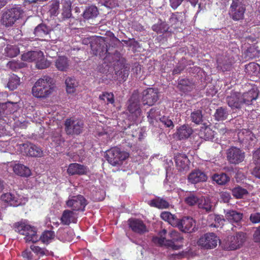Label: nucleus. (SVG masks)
Returning <instances> with one entry per match:
<instances>
[{
    "instance_id": "13",
    "label": "nucleus",
    "mask_w": 260,
    "mask_h": 260,
    "mask_svg": "<svg viewBox=\"0 0 260 260\" xmlns=\"http://www.w3.org/2000/svg\"><path fill=\"white\" fill-rule=\"evenodd\" d=\"M127 110L129 112V118L133 121H136L141 114V109L139 101L136 96H133L129 101Z\"/></svg>"
},
{
    "instance_id": "29",
    "label": "nucleus",
    "mask_w": 260,
    "mask_h": 260,
    "mask_svg": "<svg viewBox=\"0 0 260 260\" xmlns=\"http://www.w3.org/2000/svg\"><path fill=\"white\" fill-rule=\"evenodd\" d=\"M199 137L205 140H211L214 138L215 132L208 126H202L199 134Z\"/></svg>"
},
{
    "instance_id": "50",
    "label": "nucleus",
    "mask_w": 260,
    "mask_h": 260,
    "mask_svg": "<svg viewBox=\"0 0 260 260\" xmlns=\"http://www.w3.org/2000/svg\"><path fill=\"white\" fill-rule=\"evenodd\" d=\"M158 112H156L155 108H152L148 113L147 117L149 120L150 123H153V120L156 119V116L158 115Z\"/></svg>"
},
{
    "instance_id": "47",
    "label": "nucleus",
    "mask_w": 260,
    "mask_h": 260,
    "mask_svg": "<svg viewBox=\"0 0 260 260\" xmlns=\"http://www.w3.org/2000/svg\"><path fill=\"white\" fill-rule=\"evenodd\" d=\"M60 130L58 129L57 132H56L55 134L52 135L51 138L52 141V146H57L60 145L63 142L60 135Z\"/></svg>"
},
{
    "instance_id": "5",
    "label": "nucleus",
    "mask_w": 260,
    "mask_h": 260,
    "mask_svg": "<svg viewBox=\"0 0 260 260\" xmlns=\"http://www.w3.org/2000/svg\"><path fill=\"white\" fill-rule=\"evenodd\" d=\"M129 154L118 147H114L109 150L106 153V159L113 166L120 165L128 157Z\"/></svg>"
},
{
    "instance_id": "36",
    "label": "nucleus",
    "mask_w": 260,
    "mask_h": 260,
    "mask_svg": "<svg viewBox=\"0 0 260 260\" xmlns=\"http://www.w3.org/2000/svg\"><path fill=\"white\" fill-rule=\"evenodd\" d=\"M200 197L191 192H186L184 198L185 203L190 206L198 204Z\"/></svg>"
},
{
    "instance_id": "1",
    "label": "nucleus",
    "mask_w": 260,
    "mask_h": 260,
    "mask_svg": "<svg viewBox=\"0 0 260 260\" xmlns=\"http://www.w3.org/2000/svg\"><path fill=\"white\" fill-rule=\"evenodd\" d=\"M53 88V79L46 75L36 81L32 87L31 93L36 98L44 99L52 94Z\"/></svg>"
},
{
    "instance_id": "51",
    "label": "nucleus",
    "mask_w": 260,
    "mask_h": 260,
    "mask_svg": "<svg viewBox=\"0 0 260 260\" xmlns=\"http://www.w3.org/2000/svg\"><path fill=\"white\" fill-rule=\"evenodd\" d=\"M160 122L164 124L166 127L172 128L174 127V124L172 121L167 117L164 116L160 118Z\"/></svg>"
},
{
    "instance_id": "35",
    "label": "nucleus",
    "mask_w": 260,
    "mask_h": 260,
    "mask_svg": "<svg viewBox=\"0 0 260 260\" xmlns=\"http://www.w3.org/2000/svg\"><path fill=\"white\" fill-rule=\"evenodd\" d=\"M20 52L19 48L15 45H7L5 48L4 54L6 56L14 57Z\"/></svg>"
},
{
    "instance_id": "46",
    "label": "nucleus",
    "mask_w": 260,
    "mask_h": 260,
    "mask_svg": "<svg viewBox=\"0 0 260 260\" xmlns=\"http://www.w3.org/2000/svg\"><path fill=\"white\" fill-rule=\"evenodd\" d=\"M54 236L55 235L53 232L47 231L43 233L40 238L43 243H48L52 241L54 238Z\"/></svg>"
},
{
    "instance_id": "53",
    "label": "nucleus",
    "mask_w": 260,
    "mask_h": 260,
    "mask_svg": "<svg viewBox=\"0 0 260 260\" xmlns=\"http://www.w3.org/2000/svg\"><path fill=\"white\" fill-rule=\"evenodd\" d=\"M30 249L33 252L37 254L43 255L46 254V250L43 248H41L39 246L33 245L30 246Z\"/></svg>"
},
{
    "instance_id": "2",
    "label": "nucleus",
    "mask_w": 260,
    "mask_h": 260,
    "mask_svg": "<svg viewBox=\"0 0 260 260\" xmlns=\"http://www.w3.org/2000/svg\"><path fill=\"white\" fill-rule=\"evenodd\" d=\"M167 234V231L165 229L161 231L159 233V237H154L153 242L159 245H165L174 250H178L182 247L180 244H175L176 242H181L183 238L179 234L175 231H172L169 234L170 239L167 240L165 235Z\"/></svg>"
},
{
    "instance_id": "24",
    "label": "nucleus",
    "mask_w": 260,
    "mask_h": 260,
    "mask_svg": "<svg viewBox=\"0 0 260 260\" xmlns=\"http://www.w3.org/2000/svg\"><path fill=\"white\" fill-rule=\"evenodd\" d=\"M87 168L77 163L71 164L69 165L68 169V173L71 175H83L87 173Z\"/></svg>"
},
{
    "instance_id": "64",
    "label": "nucleus",
    "mask_w": 260,
    "mask_h": 260,
    "mask_svg": "<svg viewBox=\"0 0 260 260\" xmlns=\"http://www.w3.org/2000/svg\"><path fill=\"white\" fill-rule=\"evenodd\" d=\"M52 5L53 6V8L54 9L53 10V12H55V11H56V10H57L58 9V8H59V3H58V2H55V3L52 4Z\"/></svg>"
},
{
    "instance_id": "33",
    "label": "nucleus",
    "mask_w": 260,
    "mask_h": 260,
    "mask_svg": "<svg viewBox=\"0 0 260 260\" xmlns=\"http://www.w3.org/2000/svg\"><path fill=\"white\" fill-rule=\"evenodd\" d=\"M160 217L164 220L167 221L173 226L176 227L177 225L178 219L175 215L170 212L164 211L161 213Z\"/></svg>"
},
{
    "instance_id": "19",
    "label": "nucleus",
    "mask_w": 260,
    "mask_h": 260,
    "mask_svg": "<svg viewBox=\"0 0 260 260\" xmlns=\"http://www.w3.org/2000/svg\"><path fill=\"white\" fill-rule=\"evenodd\" d=\"M246 240V234L243 233H238L236 236L231 238L227 249L233 250L239 248Z\"/></svg>"
},
{
    "instance_id": "34",
    "label": "nucleus",
    "mask_w": 260,
    "mask_h": 260,
    "mask_svg": "<svg viewBox=\"0 0 260 260\" xmlns=\"http://www.w3.org/2000/svg\"><path fill=\"white\" fill-rule=\"evenodd\" d=\"M239 139L243 142L253 141L255 138L251 131L243 129L238 133Z\"/></svg>"
},
{
    "instance_id": "62",
    "label": "nucleus",
    "mask_w": 260,
    "mask_h": 260,
    "mask_svg": "<svg viewBox=\"0 0 260 260\" xmlns=\"http://www.w3.org/2000/svg\"><path fill=\"white\" fill-rule=\"evenodd\" d=\"M65 233L64 230H59L58 232L57 233V236L58 237V239L62 241H64L67 240V239L63 237L61 235Z\"/></svg>"
},
{
    "instance_id": "8",
    "label": "nucleus",
    "mask_w": 260,
    "mask_h": 260,
    "mask_svg": "<svg viewBox=\"0 0 260 260\" xmlns=\"http://www.w3.org/2000/svg\"><path fill=\"white\" fill-rule=\"evenodd\" d=\"M64 125L68 135H79L83 131L84 124L80 119L70 118L66 120Z\"/></svg>"
},
{
    "instance_id": "21",
    "label": "nucleus",
    "mask_w": 260,
    "mask_h": 260,
    "mask_svg": "<svg viewBox=\"0 0 260 260\" xmlns=\"http://www.w3.org/2000/svg\"><path fill=\"white\" fill-rule=\"evenodd\" d=\"M128 225L134 232L143 234L147 232L146 226L141 220L136 218L130 219L128 220Z\"/></svg>"
},
{
    "instance_id": "32",
    "label": "nucleus",
    "mask_w": 260,
    "mask_h": 260,
    "mask_svg": "<svg viewBox=\"0 0 260 260\" xmlns=\"http://www.w3.org/2000/svg\"><path fill=\"white\" fill-rule=\"evenodd\" d=\"M66 90L68 93H73L75 92L78 86V82L75 78L68 77L66 80Z\"/></svg>"
},
{
    "instance_id": "26",
    "label": "nucleus",
    "mask_w": 260,
    "mask_h": 260,
    "mask_svg": "<svg viewBox=\"0 0 260 260\" xmlns=\"http://www.w3.org/2000/svg\"><path fill=\"white\" fill-rule=\"evenodd\" d=\"M14 172L20 176L28 177L31 174L30 170L26 166L20 164H15L13 166Z\"/></svg>"
},
{
    "instance_id": "10",
    "label": "nucleus",
    "mask_w": 260,
    "mask_h": 260,
    "mask_svg": "<svg viewBox=\"0 0 260 260\" xmlns=\"http://www.w3.org/2000/svg\"><path fill=\"white\" fill-rule=\"evenodd\" d=\"M66 204L68 207L78 213V211L84 210L87 202L84 197L78 195L69 198Z\"/></svg>"
},
{
    "instance_id": "3",
    "label": "nucleus",
    "mask_w": 260,
    "mask_h": 260,
    "mask_svg": "<svg viewBox=\"0 0 260 260\" xmlns=\"http://www.w3.org/2000/svg\"><path fill=\"white\" fill-rule=\"evenodd\" d=\"M15 231L25 236L26 242L33 243L38 241L39 237L37 234L36 229L28 224L27 221H21L14 224Z\"/></svg>"
},
{
    "instance_id": "17",
    "label": "nucleus",
    "mask_w": 260,
    "mask_h": 260,
    "mask_svg": "<svg viewBox=\"0 0 260 260\" xmlns=\"http://www.w3.org/2000/svg\"><path fill=\"white\" fill-rule=\"evenodd\" d=\"M78 213L74 210H65L62 212L60 221L63 225H69L71 223H76L78 218Z\"/></svg>"
},
{
    "instance_id": "22",
    "label": "nucleus",
    "mask_w": 260,
    "mask_h": 260,
    "mask_svg": "<svg viewBox=\"0 0 260 260\" xmlns=\"http://www.w3.org/2000/svg\"><path fill=\"white\" fill-rule=\"evenodd\" d=\"M225 218L232 223H239L243 218V214L233 210H224Z\"/></svg>"
},
{
    "instance_id": "31",
    "label": "nucleus",
    "mask_w": 260,
    "mask_h": 260,
    "mask_svg": "<svg viewBox=\"0 0 260 260\" xmlns=\"http://www.w3.org/2000/svg\"><path fill=\"white\" fill-rule=\"evenodd\" d=\"M148 204L152 207L158 209H165L169 206V203L165 200L160 198H156L149 201Z\"/></svg>"
},
{
    "instance_id": "54",
    "label": "nucleus",
    "mask_w": 260,
    "mask_h": 260,
    "mask_svg": "<svg viewBox=\"0 0 260 260\" xmlns=\"http://www.w3.org/2000/svg\"><path fill=\"white\" fill-rule=\"evenodd\" d=\"M231 198L230 193L227 191H222L220 193V199L224 203H228Z\"/></svg>"
},
{
    "instance_id": "27",
    "label": "nucleus",
    "mask_w": 260,
    "mask_h": 260,
    "mask_svg": "<svg viewBox=\"0 0 260 260\" xmlns=\"http://www.w3.org/2000/svg\"><path fill=\"white\" fill-rule=\"evenodd\" d=\"M192 133V129L190 127L183 125L177 129L176 136L179 140L186 139L191 135Z\"/></svg>"
},
{
    "instance_id": "61",
    "label": "nucleus",
    "mask_w": 260,
    "mask_h": 260,
    "mask_svg": "<svg viewBox=\"0 0 260 260\" xmlns=\"http://www.w3.org/2000/svg\"><path fill=\"white\" fill-rule=\"evenodd\" d=\"M22 256L27 260H31L32 259V254L30 251L25 250L22 252Z\"/></svg>"
},
{
    "instance_id": "63",
    "label": "nucleus",
    "mask_w": 260,
    "mask_h": 260,
    "mask_svg": "<svg viewBox=\"0 0 260 260\" xmlns=\"http://www.w3.org/2000/svg\"><path fill=\"white\" fill-rule=\"evenodd\" d=\"M217 68L218 69H220V70H222L223 71L224 70H227L229 68V66H227V67L224 66L223 67H222L220 65V62L219 60H217Z\"/></svg>"
},
{
    "instance_id": "52",
    "label": "nucleus",
    "mask_w": 260,
    "mask_h": 260,
    "mask_svg": "<svg viewBox=\"0 0 260 260\" xmlns=\"http://www.w3.org/2000/svg\"><path fill=\"white\" fill-rule=\"evenodd\" d=\"M7 67L11 69L12 70H16L18 69H19L22 67V64L16 61L15 60H12L11 61H9L7 63Z\"/></svg>"
},
{
    "instance_id": "14",
    "label": "nucleus",
    "mask_w": 260,
    "mask_h": 260,
    "mask_svg": "<svg viewBox=\"0 0 260 260\" xmlns=\"http://www.w3.org/2000/svg\"><path fill=\"white\" fill-rule=\"evenodd\" d=\"M176 227L178 228L181 231L184 233H191L194 231L196 228L195 220L190 217H183L181 219H178L177 225Z\"/></svg>"
},
{
    "instance_id": "59",
    "label": "nucleus",
    "mask_w": 260,
    "mask_h": 260,
    "mask_svg": "<svg viewBox=\"0 0 260 260\" xmlns=\"http://www.w3.org/2000/svg\"><path fill=\"white\" fill-rule=\"evenodd\" d=\"M252 173L254 176L260 179V166H255Z\"/></svg>"
},
{
    "instance_id": "30",
    "label": "nucleus",
    "mask_w": 260,
    "mask_h": 260,
    "mask_svg": "<svg viewBox=\"0 0 260 260\" xmlns=\"http://www.w3.org/2000/svg\"><path fill=\"white\" fill-rule=\"evenodd\" d=\"M198 206L199 208L204 210L206 212L211 211L213 207L210 199L203 197H200Z\"/></svg>"
},
{
    "instance_id": "44",
    "label": "nucleus",
    "mask_w": 260,
    "mask_h": 260,
    "mask_svg": "<svg viewBox=\"0 0 260 260\" xmlns=\"http://www.w3.org/2000/svg\"><path fill=\"white\" fill-rule=\"evenodd\" d=\"M20 82V78L17 76L13 75L9 79L8 87L10 90H13L17 87Z\"/></svg>"
},
{
    "instance_id": "40",
    "label": "nucleus",
    "mask_w": 260,
    "mask_h": 260,
    "mask_svg": "<svg viewBox=\"0 0 260 260\" xmlns=\"http://www.w3.org/2000/svg\"><path fill=\"white\" fill-rule=\"evenodd\" d=\"M212 178L213 180L219 185H224L230 180V178L224 173L214 174Z\"/></svg>"
},
{
    "instance_id": "57",
    "label": "nucleus",
    "mask_w": 260,
    "mask_h": 260,
    "mask_svg": "<svg viewBox=\"0 0 260 260\" xmlns=\"http://www.w3.org/2000/svg\"><path fill=\"white\" fill-rule=\"evenodd\" d=\"M246 69L248 71L249 69H253L254 70V71H257L259 70V66L258 64L255 63L254 62H251L246 66Z\"/></svg>"
},
{
    "instance_id": "43",
    "label": "nucleus",
    "mask_w": 260,
    "mask_h": 260,
    "mask_svg": "<svg viewBox=\"0 0 260 260\" xmlns=\"http://www.w3.org/2000/svg\"><path fill=\"white\" fill-rule=\"evenodd\" d=\"M48 32V29L44 24H41L38 25L34 30V34L36 36L42 37L47 35Z\"/></svg>"
},
{
    "instance_id": "28",
    "label": "nucleus",
    "mask_w": 260,
    "mask_h": 260,
    "mask_svg": "<svg viewBox=\"0 0 260 260\" xmlns=\"http://www.w3.org/2000/svg\"><path fill=\"white\" fill-rule=\"evenodd\" d=\"M25 152L29 156L32 157H41L43 155L42 149L36 145L33 144L27 145L25 147Z\"/></svg>"
},
{
    "instance_id": "12",
    "label": "nucleus",
    "mask_w": 260,
    "mask_h": 260,
    "mask_svg": "<svg viewBox=\"0 0 260 260\" xmlns=\"http://www.w3.org/2000/svg\"><path fill=\"white\" fill-rule=\"evenodd\" d=\"M226 155L229 161L233 164H238L242 162L245 158L244 152L235 147L229 148L227 150Z\"/></svg>"
},
{
    "instance_id": "16",
    "label": "nucleus",
    "mask_w": 260,
    "mask_h": 260,
    "mask_svg": "<svg viewBox=\"0 0 260 260\" xmlns=\"http://www.w3.org/2000/svg\"><path fill=\"white\" fill-rule=\"evenodd\" d=\"M226 102L232 109H240L243 104L241 94L237 92L233 91L227 96Z\"/></svg>"
},
{
    "instance_id": "9",
    "label": "nucleus",
    "mask_w": 260,
    "mask_h": 260,
    "mask_svg": "<svg viewBox=\"0 0 260 260\" xmlns=\"http://www.w3.org/2000/svg\"><path fill=\"white\" fill-rule=\"evenodd\" d=\"M219 242V238L214 233H207L202 236L198 241V244L206 249L216 247Z\"/></svg>"
},
{
    "instance_id": "11",
    "label": "nucleus",
    "mask_w": 260,
    "mask_h": 260,
    "mask_svg": "<svg viewBox=\"0 0 260 260\" xmlns=\"http://www.w3.org/2000/svg\"><path fill=\"white\" fill-rule=\"evenodd\" d=\"M1 200L10 206L16 207L25 203L26 200L22 199L15 191L6 192L1 196Z\"/></svg>"
},
{
    "instance_id": "23",
    "label": "nucleus",
    "mask_w": 260,
    "mask_h": 260,
    "mask_svg": "<svg viewBox=\"0 0 260 260\" xmlns=\"http://www.w3.org/2000/svg\"><path fill=\"white\" fill-rule=\"evenodd\" d=\"M70 60L64 56H58L54 62L56 68L60 71H67L70 66Z\"/></svg>"
},
{
    "instance_id": "18",
    "label": "nucleus",
    "mask_w": 260,
    "mask_h": 260,
    "mask_svg": "<svg viewBox=\"0 0 260 260\" xmlns=\"http://www.w3.org/2000/svg\"><path fill=\"white\" fill-rule=\"evenodd\" d=\"M176 166L179 171H186L189 169V160L184 154H178L175 156Z\"/></svg>"
},
{
    "instance_id": "42",
    "label": "nucleus",
    "mask_w": 260,
    "mask_h": 260,
    "mask_svg": "<svg viewBox=\"0 0 260 260\" xmlns=\"http://www.w3.org/2000/svg\"><path fill=\"white\" fill-rule=\"evenodd\" d=\"M190 119L192 122L196 124H200L203 120V115L202 111L200 110H194L191 112Z\"/></svg>"
},
{
    "instance_id": "7",
    "label": "nucleus",
    "mask_w": 260,
    "mask_h": 260,
    "mask_svg": "<svg viewBox=\"0 0 260 260\" xmlns=\"http://www.w3.org/2000/svg\"><path fill=\"white\" fill-rule=\"evenodd\" d=\"M245 11L246 7L243 0H233L229 14L234 20L239 21L244 18Z\"/></svg>"
},
{
    "instance_id": "55",
    "label": "nucleus",
    "mask_w": 260,
    "mask_h": 260,
    "mask_svg": "<svg viewBox=\"0 0 260 260\" xmlns=\"http://www.w3.org/2000/svg\"><path fill=\"white\" fill-rule=\"evenodd\" d=\"M253 158L255 166H260V148L254 152Z\"/></svg>"
},
{
    "instance_id": "49",
    "label": "nucleus",
    "mask_w": 260,
    "mask_h": 260,
    "mask_svg": "<svg viewBox=\"0 0 260 260\" xmlns=\"http://www.w3.org/2000/svg\"><path fill=\"white\" fill-rule=\"evenodd\" d=\"M100 99L102 100L107 101L111 104H113L114 102V95L112 93H104L100 95L99 96Z\"/></svg>"
},
{
    "instance_id": "25",
    "label": "nucleus",
    "mask_w": 260,
    "mask_h": 260,
    "mask_svg": "<svg viewBox=\"0 0 260 260\" xmlns=\"http://www.w3.org/2000/svg\"><path fill=\"white\" fill-rule=\"evenodd\" d=\"M243 104L247 105L251 104V102L255 100L258 96L257 89L252 88L248 92L244 93L241 95Z\"/></svg>"
},
{
    "instance_id": "39",
    "label": "nucleus",
    "mask_w": 260,
    "mask_h": 260,
    "mask_svg": "<svg viewBox=\"0 0 260 260\" xmlns=\"http://www.w3.org/2000/svg\"><path fill=\"white\" fill-rule=\"evenodd\" d=\"M214 220L215 223L209 224V225L211 227H219L223 224L224 219L220 215H216L214 214H210L208 216V220Z\"/></svg>"
},
{
    "instance_id": "60",
    "label": "nucleus",
    "mask_w": 260,
    "mask_h": 260,
    "mask_svg": "<svg viewBox=\"0 0 260 260\" xmlns=\"http://www.w3.org/2000/svg\"><path fill=\"white\" fill-rule=\"evenodd\" d=\"M253 238L255 242H260V226L255 232Z\"/></svg>"
},
{
    "instance_id": "41",
    "label": "nucleus",
    "mask_w": 260,
    "mask_h": 260,
    "mask_svg": "<svg viewBox=\"0 0 260 260\" xmlns=\"http://www.w3.org/2000/svg\"><path fill=\"white\" fill-rule=\"evenodd\" d=\"M71 5L70 0H63L62 15L64 17L68 18L71 16Z\"/></svg>"
},
{
    "instance_id": "48",
    "label": "nucleus",
    "mask_w": 260,
    "mask_h": 260,
    "mask_svg": "<svg viewBox=\"0 0 260 260\" xmlns=\"http://www.w3.org/2000/svg\"><path fill=\"white\" fill-rule=\"evenodd\" d=\"M152 29L157 33H162L167 29L166 25L164 23H160L152 26Z\"/></svg>"
},
{
    "instance_id": "15",
    "label": "nucleus",
    "mask_w": 260,
    "mask_h": 260,
    "mask_svg": "<svg viewBox=\"0 0 260 260\" xmlns=\"http://www.w3.org/2000/svg\"><path fill=\"white\" fill-rule=\"evenodd\" d=\"M158 90L157 89L149 88L143 92L142 102L143 105L152 106L158 100Z\"/></svg>"
},
{
    "instance_id": "20",
    "label": "nucleus",
    "mask_w": 260,
    "mask_h": 260,
    "mask_svg": "<svg viewBox=\"0 0 260 260\" xmlns=\"http://www.w3.org/2000/svg\"><path fill=\"white\" fill-rule=\"evenodd\" d=\"M187 179L189 182L192 184H196L199 182L206 181L207 179V176L203 171L196 169L189 173Z\"/></svg>"
},
{
    "instance_id": "6",
    "label": "nucleus",
    "mask_w": 260,
    "mask_h": 260,
    "mask_svg": "<svg viewBox=\"0 0 260 260\" xmlns=\"http://www.w3.org/2000/svg\"><path fill=\"white\" fill-rule=\"evenodd\" d=\"M23 13L21 8L18 6L8 10L3 14L1 23L6 27L11 26L16 20L22 16Z\"/></svg>"
},
{
    "instance_id": "45",
    "label": "nucleus",
    "mask_w": 260,
    "mask_h": 260,
    "mask_svg": "<svg viewBox=\"0 0 260 260\" xmlns=\"http://www.w3.org/2000/svg\"><path fill=\"white\" fill-rule=\"evenodd\" d=\"M232 193L236 198L240 199L246 195L248 193V191L246 189L238 186L232 190Z\"/></svg>"
},
{
    "instance_id": "58",
    "label": "nucleus",
    "mask_w": 260,
    "mask_h": 260,
    "mask_svg": "<svg viewBox=\"0 0 260 260\" xmlns=\"http://www.w3.org/2000/svg\"><path fill=\"white\" fill-rule=\"evenodd\" d=\"M170 5L174 9H176L182 3L183 0H170Z\"/></svg>"
},
{
    "instance_id": "56",
    "label": "nucleus",
    "mask_w": 260,
    "mask_h": 260,
    "mask_svg": "<svg viewBox=\"0 0 260 260\" xmlns=\"http://www.w3.org/2000/svg\"><path fill=\"white\" fill-rule=\"evenodd\" d=\"M250 221L254 223H258L260 222V213H254L251 214L250 216Z\"/></svg>"
},
{
    "instance_id": "38",
    "label": "nucleus",
    "mask_w": 260,
    "mask_h": 260,
    "mask_svg": "<svg viewBox=\"0 0 260 260\" xmlns=\"http://www.w3.org/2000/svg\"><path fill=\"white\" fill-rule=\"evenodd\" d=\"M229 113L226 108L220 107L216 110L214 113V117L217 121H223L225 120Z\"/></svg>"
},
{
    "instance_id": "37",
    "label": "nucleus",
    "mask_w": 260,
    "mask_h": 260,
    "mask_svg": "<svg viewBox=\"0 0 260 260\" xmlns=\"http://www.w3.org/2000/svg\"><path fill=\"white\" fill-rule=\"evenodd\" d=\"M98 13L97 8L95 6H91L85 9L83 16L85 19H89L96 17Z\"/></svg>"
},
{
    "instance_id": "4",
    "label": "nucleus",
    "mask_w": 260,
    "mask_h": 260,
    "mask_svg": "<svg viewBox=\"0 0 260 260\" xmlns=\"http://www.w3.org/2000/svg\"><path fill=\"white\" fill-rule=\"evenodd\" d=\"M22 59L27 61H35L36 68L38 69H44L49 67L50 62L45 59L43 52L39 51H29L22 55Z\"/></svg>"
}]
</instances>
